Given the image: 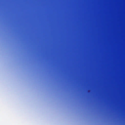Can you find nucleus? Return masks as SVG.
<instances>
[{"label": "nucleus", "mask_w": 125, "mask_h": 125, "mask_svg": "<svg viewBox=\"0 0 125 125\" xmlns=\"http://www.w3.org/2000/svg\"><path fill=\"white\" fill-rule=\"evenodd\" d=\"M55 73H56V70H55Z\"/></svg>", "instance_id": "nucleus-4"}, {"label": "nucleus", "mask_w": 125, "mask_h": 125, "mask_svg": "<svg viewBox=\"0 0 125 125\" xmlns=\"http://www.w3.org/2000/svg\"><path fill=\"white\" fill-rule=\"evenodd\" d=\"M55 73H56V70H55Z\"/></svg>", "instance_id": "nucleus-6"}, {"label": "nucleus", "mask_w": 125, "mask_h": 125, "mask_svg": "<svg viewBox=\"0 0 125 125\" xmlns=\"http://www.w3.org/2000/svg\"><path fill=\"white\" fill-rule=\"evenodd\" d=\"M55 73H56V70H55Z\"/></svg>", "instance_id": "nucleus-5"}, {"label": "nucleus", "mask_w": 125, "mask_h": 125, "mask_svg": "<svg viewBox=\"0 0 125 125\" xmlns=\"http://www.w3.org/2000/svg\"><path fill=\"white\" fill-rule=\"evenodd\" d=\"M55 73H56V70H55Z\"/></svg>", "instance_id": "nucleus-3"}, {"label": "nucleus", "mask_w": 125, "mask_h": 125, "mask_svg": "<svg viewBox=\"0 0 125 125\" xmlns=\"http://www.w3.org/2000/svg\"><path fill=\"white\" fill-rule=\"evenodd\" d=\"M54 56L53 57V58L54 59Z\"/></svg>", "instance_id": "nucleus-2"}, {"label": "nucleus", "mask_w": 125, "mask_h": 125, "mask_svg": "<svg viewBox=\"0 0 125 125\" xmlns=\"http://www.w3.org/2000/svg\"><path fill=\"white\" fill-rule=\"evenodd\" d=\"M54 42L53 44V54L54 53Z\"/></svg>", "instance_id": "nucleus-1"}]
</instances>
